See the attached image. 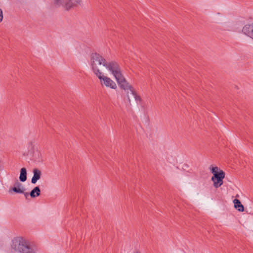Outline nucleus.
<instances>
[{"label":"nucleus","instance_id":"1","mask_svg":"<svg viewBox=\"0 0 253 253\" xmlns=\"http://www.w3.org/2000/svg\"><path fill=\"white\" fill-rule=\"evenodd\" d=\"M105 67L113 75L119 86L121 88H126L128 86V83L124 78L119 64L115 61L106 63Z\"/></svg>","mask_w":253,"mask_h":253},{"label":"nucleus","instance_id":"2","mask_svg":"<svg viewBox=\"0 0 253 253\" xmlns=\"http://www.w3.org/2000/svg\"><path fill=\"white\" fill-rule=\"evenodd\" d=\"M11 248L21 253H35L29 243L22 237L14 238L12 241Z\"/></svg>","mask_w":253,"mask_h":253},{"label":"nucleus","instance_id":"3","mask_svg":"<svg viewBox=\"0 0 253 253\" xmlns=\"http://www.w3.org/2000/svg\"><path fill=\"white\" fill-rule=\"evenodd\" d=\"M107 61L106 59L97 53H92L90 56V64L92 70L95 75L101 73L97 65H103L105 67Z\"/></svg>","mask_w":253,"mask_h":253},{"label":"nucleus","instance_id":"4","mask_svg":"<svg viewBox=\"0 0 253 253\" xmlns=\"http://www.w3.org/2000/svg\"><path fill=\"white\" fill-rule=\"evenodd\" d=\"M211 172L213 174L211 179L213 182V186L217 188L223 184V179L225 177V173L217 167L212 168Z\"/></svg>","mask_w":253,"mask_h":253},{"label":"nucleus","instance_id":"5","mask_svg":"<svg viewBox=\"0 0 253 253\" xmlns=\"http://www.w3.org/2000/svg\"><path fill=\"white\" fill-rule=\"evenodd\" d=\"M81 0H54V3L58 6H62L68 10L81 2Z\"/></svg>","mask_w":253,"mask_h":253},{"label":"nucleus","instance_id":"6","mask_svg":"<svg viewBox=\"0 0 253 253\" xmlns=\"http://www.w3.org/2000/svg\"><path fill=\"white\" fill-rule=\"evenodd\" d=\"M98 79L100 80L101 84L103 85V84L107 87H109L112 89H116L117 88V85L116 83L112 81L110 78H108L106 76H104L102 73L98 74V75H96Z\"/></svg>","mask_w":253,"mask_h":253},{"label":"nucleus","instance_id":"7","mask_svg":"<svg viewBox=\"0 0 253 253\" xmlns=\"http://www.w3.org/2000/svg\"><path fill=\"white\" fill-rule=\"evenodd\" d=\"M128 86L129 87L126 88H122L123 89L125 90H127L126 92V95L128 99V101L130 102V99L129 97V94L131 95L133 97L135 98V100L137 102H140L141 101V98L137 94L136 92L133 89L132 86L129 84L128 83Z\"/></svg>","mask_w":253,"mask_h":253},{"label":"nucleus","instance_id":"8","mask_svg":"<svg viewBox=\"0 0 253 253\" xmlns=\"http://www.w3.org/2000/svg\"><path fill=\"white\" fill-rule=\"evenodd\" d=\"M242 32L247 36L253 39V23L244 26Z\"/></svg>","mask_w":253,"mask_h":253},{"label":"nucleus","instance_id":"9","mask_svg":"<svg viewBox=\"0 0 253 253\" xmlns=\"http://www.w3.org/2000/svg\"><path fill=\"white\" fill-rule=\"evenodd\" d=\"M34 175L31 179V182L33 184H35L37 181L40 179L41 176V171L38 169H33Z\"/></svg>","mask_w":253,"mask_h":253},{"label":"nucleus","instance_id":"10","mask_svg":"<svg viewBox=\"0 0 253 253\" xmlns=\"http://www.w3.org/2000/svg\"><path fill=\"white\" fill-rule=\"evenodd\" d=\"M233 203L235 208L239 211H244V207L239 200L235 199L234 200Z\"/></svg>","mask_w":253,"mask_h":253},{"label":"nucleus","instance_id":"11","mask_svg":"<svg viewBox=\"0 0 253 253\" xmlns=\"http://www.w3.org/2000/svg\"><path fill=\"white\" fill-rule=\"evenodd\" d=\"M41 190L39 186L35 187L30 193L32 198H35L40 195Z\"/></svg>","mask_w":253,"mask_h":253},{"label":"nucleus","instance_id":"12","mask_svg":"<svg viewBox=\"0 0 253 253\" xmlns=\"http://www.w3.org/2000/svg\"><path fill=\"white\" fill-rule=\"evenodd\" d=\"M19 179L21 182H24L27 180V170L26 168H23L20 169Z\"/></svg>","mask_w":253,"mask_h":253},{"label":"nucleus","instance_id":"13","mask_svg":"<svg viewBox=\"0 0 253 253\" xmlns=\"http://www.w3.org/2000/svg\"><path fill=\"white\" fill-rule=\"evenodd\" d=\"M12 189L13 191L15 193H23L25 198L26 199L28 198V196H29V193L27 192H24V190H25L24 188H17L16 187H13Z\"/></svg>","mask_w":253,"mask_h":253},{"label":"nucleus","instance_id":"14","mask_svg":"<svg viewBox=\"0 0 253 253\" xmlns=\"http://www.w3.org/2000/svg\"><path fill=\"white\" fill-rule=\"evenodd\" d=\"M14 187H16L17 188H24L22 186V184L21 183H20L18 180H17V181L15 182Z\"/></svg>","mask_w":253,"mask_h":253},{"label":"nucleus","instance_id":"15","mask_svg":"<svg viewBox=\"0 0 253 253\" xmlns=\"http://www.w3.org/2000/svg\"><path fill=\"white\" fill-rule=\"evenodd\" d=\"M3 19V12L1 9L0 8V23Z\"/></svg>","mask_w":253,"mask_h":253},{"label":"nucleus","instance_id":"16","mask_svg":"<svg viewBox=\"0 0 253 253\" xmlns=\"http://www.w3.org/2000/svg\"><path fill=\"white\" fill-rule=\"evenodd\" d=\"M134 253H140V252L139 251H136Z\"/></svg>","mask_w":253,"mask_h":253}]
</instances>
